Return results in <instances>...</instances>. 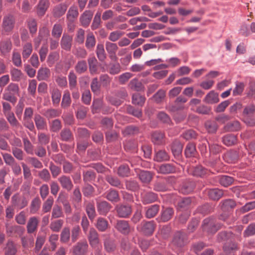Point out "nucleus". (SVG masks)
<instances>
[{
    "mask_svg": "<svg viewBox=\"0 0 255 255\" xmlns=\"http://www.w3.org/2000/svg\"><path fill=\"white\" fill-rule=\"evenodd\" d=\"M223 226V224L218 222L214 217L205 218L202 224L203 231L211 234H215Z\"/></svg>",
    "mask_w": 255,
    "mask_h": 255,
    "instance_id": "f257e3e1",
    "label": "nucleus"
},
{
    "mask_svg": "<svg viewBox=\"0 0 255 255\" xmlns=\"http://www.w3.org/2000/svg\"><path fill=\"white\" fill-rule=\"evenodd\" d=\"M176 182L174 176H169L155 181L153 184V189L156 192H165L169 190Z\"/></svg>",
    "mask_w": 255,
    "mask_h": 255,
    "instance_id": "f03ea898",
    "label": "nucleus"
},
{
    "mask_svg": "<svg viewBox=\"0 0 255 255\" xmlns=\"http://www.w3.org/2000/svg\"><path fill=\"white\" fill-rule=\"evenodd\" d=\"M156 224L154 221H142L136 227L137 230L146 236L152 235L155 230Z\"/></svg>",
    "mask_w": 255,
    "mask_h": 255,
    "instance_id": "7ed1b4c3",
    "label": "nucleus"
},
{
    "mask_svg": "<svg viewBox=\"0 0 255 255\" xmlns=\"http://www.w3.org/2000/svg\"><path fill=\"white\" fill-rule=\"evenodd\" d=\"M188 242V236L186 233L182 231H177L173 235L171 246L182 248L186 245Z\"/></svg>",
    "mask_w": 255,
    "mask_h": 255,
    "instance_id": "20e7f679",
    "label": "nucleus"
},
{
    "mask_svg": "<svg viewBox=\"0 0 255 255\" xmlns=\"http://www.w3.org/2000/svg\"><path fill=\"white\" fill-rule=\"evenodd\" d=\"M117 216L122 218H128L132 213L131 205L128 204L121 203L115 207Z\"/></svg>",
    "mask_w": 255,
    "mask_h": 255,
    "instance_id": "39448f33",
    "label": "nucleus"
},
{
    "mask_svg": "<svg viewBox=\"0 0 255 255\" xmlns=\"http://www.w3.org/2000/svg\"><path fill=\"white\" fill-rule=\"evenodd\" d=\"M15 19L12 14H8L3 17L2 23V30L8 34L14 27Z\"/></svg>",
    "mask_w": 255,
    "mask_h": 255,
    "instance_id": "423d86ee",
    "label": "nucleus"
},
{
    "mask_svg": "<svg viewBox=\"0 0 255 255\" xmlns=\"http://www.w3.org/2000/svg\"><path fill=\"white\" fill-rule=\"evenodd\" d=\"M255 113V105L252 103L247 106L244 109L243 112V115L245 116L244 122L250 126H252L255 123V118L249 119V117H252V116Z\"/></svg>",
    "mask_w": 255,
    "mask_h": 255,
    "instance_id": "0eeeda50",
    "label": "nucleus"
},
{
    "mask_svg": "<svg viewBox=\"0 0 255 255\" xmlns=\"http://www.w3.org/2000/svg\"><path fill=\"white\" fill-rule=\"evenodd\" d=\"M12 206L16 209L20 210L27 205L28 201L24 196H20L18 194L11 197Z\"/></svg>",
    "mask_w": 255,
    "mask_h": 255,
    "instance_id": "6e6552de",
    "label": "nucleus"
},
{
    "mask_svg": "<svg viewBox=\"0 0 255 255\" xmlns=\"http://www.w3.org/2000/svg\"><path fill=\"white\" fill-rule=\"evenodd\" d=\"M174 214V210L173 208L162 207L161 210L159 217L156 218L159 222H167L171 219Z\"/></svg>",
    "mask_w": 255,
    "mask_h": 255,
    "instance_id": "1a4fd4ad",
    "label": "nucleus"
},
{
    "mask_svg": "<svg viewBox=\"0 0 255 255\" xmlns=\"http://www.w3.org/2000/svg\"><path fill=\"white\" fill-rule=\"evenodd\" d=\"M158 199V195L152 191H145L141 194V201L143 205L152 204Z\"/></svg>",
    "mask_w": 255,
    "mask_h": 255,
    "instance_id": "9d476101",
    "label": "nucleus"
},
{
    "mask_svg": "<svg viewBox=\"0 0 255 255\" xmlns=\"http://www.w3.org/2000/svg\"><path fill=\"white\" fill-rule=\"evenodd\" d=\"M96 206L98 213L102 216H106L112 208L111 204L105 200L97 201Z\"/></svg>",
    "mask_w": 255,
    "mask_h": 255,
    "instance_id": "9b49d317",
    "label": "nucleus"
},
{
    "mask_svg": "<svg viewBox=\"0 0 255 255\" xmlns=\"http://www.w3.org/2000/svg\"><path fill=\"white\" fill-rule=\"evenodd\" d=\"M88 248L86 241H80L73 247V255H86Z\"/></svg>",
    "mask_w": 255,
    "mask_h": 255,
    "instance_id": "f8f14e48",
    "label": "nucleus"
},
{
    "mask_svg": "<svg viewBox=\"0 0 255 255\" xmlns=\"http://www.w3.org/2000/svg\"><path fill=\"white\" fill-rule=\"evenodd\" d=\"M195 187V183L191 180H186L182 182L179 187V192L183 194L192 193Z\"/></svg>",
    "mask_w": 255,
    "mask_h": 255,
    "instance_id": "ddd939ff",
    "label": "nucleus"
},
{
    "mask_svg": "<svg viewBox=\"0 0 255 255\" xmlns=\"http://www.w3.org/2000/svg\"><path fill=\"white\" fill-rule=\"evenodd\" d=\"M104 197L112 203H118L121 200L119 192L113 188L107 190L104 193Z\"/></svg>",
    "mask_w": 255,
    "mask_h": 255,
    "instance_id": "4468645a",
    "label": "nucleus"
},
{
    "mask_svg": "<svg viewBox=\"0 0 255 255\" xmlns=\"http://www.w3.org/2000/svg\"><path fill=\"white\" fill-rule=\"evenodd\" d=\"M115 228L121 234L128 235L130 232V227L128 222L126 220H118L115 225Z\"/></svg>",
    "mask_w": 255,
    "mask_h": 255,
    "instance_id": "2eb2a0df",
    "label": "nucleus"
},
{
    "mask_svg": "<svg viewBox=\"0 0 255 255\" xmlns=\"http://www.w3.org/2000/svg\"><path fill=\"white\" fill-rule=\"evenodd\" d=\"M194 199V198L191 197L182 198L177 202V209L180 211L187 210L191 207Z\"/></svg>",
    "mask_w": 255,
    "mask_h": 255,
    "instance_id": "dca6fc26",
    "label": "nucleus"
},
{
    "mask_svg": "<svg viewBox=\"0 0 255 255\" xmlns=\"http://www.w3.org/2000/svg\"><path fill=\"white\" fill-rule=\"evenodd\" d=\"M160 210V206L158 204H154L144 208V216L147 219H151L155 217Z\"/></svg>",
    "mask_w": 255,
    "mask_h": 255,
    "instance_id": "f3484780",
    "label": "nucleus"
},
{
    "mask_svg": "<svg viewBox=\"0 0 255 255\" xmlns=\"http://www.w3.org/2000/svg\"><path fill=\"white\" fill-rule=\"evenodd\" d=\"M58 181L63 189L67 191H70L73 188V184L70 177L66 175H62L58 179Z\"/></svg>",
    "mask_w": 255,
    "mask_h": 255,
    "instance_id": "a211bd4d",
    "label": "nucleus"
},
{
    "mask_svg": "<svg viewBox=\"0 0 255 255\" xmlns=\"http://www.w3.org/2000/svg\"><path fill=\"white\" fill-rule=\"evenodd\" d=\"M12 45L9 39H7L0 41V52L2 56H5L9 53L11 49Z\"/></svg>",
    "mask_w": 255,
    "mask_h": 255,
    "instance_id": "6ab92c4d",
    "label": "nucleus"
},
{
    "mask_svg": "<svg viewBox=\"0 0 255 255\" xmlns=\"http://www.w3.org/2000/svg\"><path fill=\"white\" fill-rule=\"evenodd\" d=\"M220 205L222 211L229 212L236 206V203L233 199H228L222 201Z\"/></svg>",
    "mask_w": 255,
    "mask_h": 255,
    "instance_id": "aec40b11",
    "label": "nucleus"
},
{
    "mask_svg": "<svg viewBox=\"0 0 255 255\" xmlns=\"http://www.w3.org/2000/svg\"><path fill=\"white\" fill-rule=\"evenodd\" d=\"M106 181L112 186L120 189H124V186L121 181L116 176L107 175L105 177Z\"/></svg>",
    "mask_w": 255,
    "mask_h": 255,
    "instance_id": "412c9836",
    "label": "nucleus"
},
{
    "mask_svg": "<svg viewBox=\"0 0 255 255\" xmlns=\"http://www.w3.org/2000/svg\"><path fill=\"white\" fill-rule=\"evenodd\" d=\"M175 167L171 163H164L160 165L158 172L163 174H168L175 172Z\"/></svg>",
    "mask_w": 255,
    "mask_h": 255,
    "instance_id": "4be33fe9",
    "label": "nucleus"
},
{
    "mask_svg": "<svg viewBox=\"0 0 255 255\" xmlns=\"http://www.w3.org/2000/svg\"><path fill=\"white\" fill-rule=\"evenodd\" d=\"M237 249V245L234 243H225L223 246V252L220 255H235Z\"/></svg>",
    "mask_w": 255,
    "mask_h": 255,
    "instance_id": "5701e85b",
    "label": "nucleus"
},
{
    "mask_svg": "<svg viewBox=\"0 0 255 255\" xmlns=\"http://www.w3.org/2000/svg\"><path fill=\"white\" fill-rule=\"evenodd\" d=\"M88 237L90 245L92 247L96 246L99 244V235L97 231L94 228H90Z\"/></svg>",
    "mask_w": 255,
    "mask_h": 255,
    "instance_id": "b1692460",
    "label": "nucleus"
},
{
    "mask_svg": "<svg viewBox=\"0 0 255 255\" xmlns=\"http://www.w3.org/2000/svg\"><path fill=\"white\" fill-rule=\"evenodd\" d=\"M67 9V5L65 3H60L56 5L53 9V14L55 17H60L64 15Z\"/></svg>",
    "mask_w": 255,
    "mask_h": 255,
    "instance_id": "393cba45",
    "label": "nucleus"
},
{
    "mask_svg": "<svg viewBox=\"0 0 255 255\" xmlns=\"http://www.w3.org/2000/svg\"><path fill=\"white\" fill-rule=\"evenodd\" d=\"M208 195L211 199L217 201L223 196L224 192L218 188L210 189L208 190Z\"/></svg>",
    "mask_w": 255,
    "mask_h": 255,
    "instance_id": "a878e982",
    "label": "nucleus"
},
{
    "mask_svg": "<svg viewBox=\"0 0 255 255\" xmlns=\"http://www.w3.org/2000/svg\"><path fill=\"white\" fill-rule=\"evenodd\" d=\"M138 178L141 182L148 183L152 180L153 174L149 171L140 170L137 174Z\"/></svg>",
    "mask_w": 255,
    "mask_h": 255,
    "instance_id": "bb28decb",
    "label": "nucleus"
},
{
    "mask_svg": "<svg viewBox=\"0 0 255 255\" xmlns=\"http://www.w3.org/2000/svg\"><path fill=\"white\" fill-rule=\"evenodd\" d=\"M105 250L108 253L114 252L116 249L115 241L110 237L106 238L104 241Z\"/></svg>",
    "mask_w": 255,
    "mask_h": 255,
    "instance_id": "cd10ccee",
    "label": "nucleus"
},
{
    "mask_svg": "<svg viewBox=\"0 0 255 255\" xmlns=\"http://www.w3.org/2000/svg\"><path fill=\"white\" fill-rule=\"evenodd\" d=\"M93 12L90 10L85 11L81 16L80 20L84 27L88 26L92 18Z\"/></svg>",
    "mask_w": 255,
    "mask_h": 255,
    "instance_id": "c85d7f7f",
    "label": "nucleus"
},
{
    "mask_svg": "<svg viewBox=\"0 0 255 255\" xmlns=\"http://www.w3.org/2000/svg\"><path fill=\"white\" fill-rule=\"evenodd\" d=\"M26 23L30 34L33 36L37 31V22L35 19L29 17L26 19Z\"/></svg>",
    "mask_w": 255,
    "mask_h": 255,
    "instance_id": "c756f323",
    "label": "nucleus"
},
{
    "mask_svg": "<svg viewBox=\"0 0 255 255\" xmlns=\"http://www.w3.org/2000/svg\"><path fill=\"white\" fill-rule=\"evenodd\" d=\"M72 38L67 35L64 34L61 40V46L62 49L69 51L72 46Z\"/></svg>",
    "mask_w": 255,
    "mask_h": 255,
    "instance_id": "7c9ffc66",
    "label": "nucleus"
},
{
    "mask_svg": "<svg viewBox=\"0 0 255 255\" xmlns=\"http://www.w3.org/2000/svg\"><path fill=\"white\" fill-rule=\"evenodd\" d=\"M38 221L36 217L30 218L27 224V231L29 234L33 233L37 228Z\"/></svg>",
    "mask_w": 255,
    "mask_h": 255,
    "instance_id": "2f4dec72",
    "label": "nucleus"
},
{
    "mask_svg": "<svg viewBox=\"0 0 255 255\" xmlns=\"http://www.w3.org/2000/svg\"><path fill=\"white\" fill-rule=\"evenodd\" d=\"M34 120L36 128L38 130H43L47 127V124L45 120L40 115H35Z\"/></svg>",
    "mask_w": 255,
    "mask_h": 255,
    "instance_id": "473e14b6",
    "label": "nucleus"
},
{
    "mask_svg": "<svg viewBox=\"0 0 255 255\" xmlns=\"http://www.w3.org/2000/svg\"><path fill=\"white\" fill-rule=\"evenodd\" d=\"M207 173V169L201 165L193 167L192 174L194 176L203 177Z\"/></svg>",
    "mask_w": 255,
    "mask_h": 255,
    "instance_id": "72a5a7b5",
    "label": "nucleus"
},
{
    "mask_svg": "<svg viewBox=\"0 0 255 255\" xmlns=\"http://www.w3.org/2000/svg\"><path fill=\"white\" fill-rule=\"evenodd\" d=\"M219 101L218 95L214 91H210L205 97L204 102L208 104H213Z\"/></svg>",
    "mask_w": 255,
    "mask_h": 255,
    "instance_id": "f704fd0d",
    "label": "nucleus"
},
{
    "mask_svg": "<svg viewBox=\"0 0 255 255\" xmlns=\"http://www.w3.org/2000/svg\"><path fill=\"white\" fill-rule=\"evenodd\" d=\"M50 70L47 68H40L37 72V79L38 81L47 80L50 76Z\"/></svg>",
    "mask_w": 255,
    "mask_h": 255,
    "instance_id": "c9c22d12",
    "label": "nucleus"
},
{
    "mask_svg": "<svg viewBox=\"0 0 255 255\" xmlns=\"http://www.w3.org/2000/svg\"><path fill=\"white\" fill-rule=\"evenodd\" d=\"M108 221L102 217H99L97 219L96 224V227L100 232H105L106 231L108 227Z\"/></svg>",
    "mask_w": 255,
    "mask_h": 255,
    "instance_id": "e433bc0d",
    "label": "nucleus"
},
{
    "mask_svg": "<svg viewBox=\"0 0 255 255\" xmlns=\"http://www.w3.org/2000/svg\"><path fill=\"white\" fill-rule=\"evenodd\" d=\"M232 234L227 231H222L218 233L217 236V240L219 242H225L229 243L231 242Z\"/></svg>",
    "mask_w": 255,
    "mask_h": 255,
    "instance_id": "4c0bfd02",
    "label": "nucleus"
},
{
    "mask_svg": "<svg viewBox=\"0 0 255 255\" xmlns=\"http://www.w3.org/2000/svg\"><path fill=\"white\" fill-rule=\"evenodd\" d=\"M85 210L88 218L91 221H93L97 215L94 204L88 203L86 205Z\"/></svg>",
    "mask_w": 255,
    "mask_h": 255,
    "instance_id": "58836bf2",
    "label": "nucleus"
},
{
    "mask_svg": "<svg viewBox=\"0 0 255 255\" xmlns=\"http://www.w3.org/2000/svg\"><path fill=\"white\" fill-rule=\"evenodd\" d=\"M224 129L226 131H235L240 129V122L234 121L228 123L225 126Z\"/></svg>",
    "mask_w": 255,
    "mask_h": 255,
    "instance_id": "ea45409f",
    "label": "nucleus"
},
{
    "mask_svg": "<svg viewBox=\"0 0 255 255\" xmlns=\"http://www.w3.org/2000/svg\"><path fill=\"white\" fill-rule=\"evenodd\" d=\"M90 72L92 75L98 74L97 60L95 57H90L88 59Z\"/></svg>",
    "mask_w": 255,
    "mask_h": 255,
    "instance_id": "a19ab883",
    "label": "nucleus"
},
{
    "mask_svg": "<svg viewBox=\"0 0 255 255\" xmlns=\"http://www.w3.org/2000/svg\"><path fill=\"white\" fill-rule=\"evenodd\" d=\"M49 6L48 0H40L37 7V14L40 16L43 15Z\"/></svg>",
    "mask_w": 255,
    "mask_h": 255,
    "instance_id": "79ce46f5",
    "label": "nucleus"
},
{
    "mask_svg": "<svg viewBox=\"0 0 255 255\" xmlns=\"http://www.w3.org/2000/svg\"><path fill=\"white\" fill-rule=\"evenodd\" d=\"M87 69L88 66L87 62L85 60H83L78 61L75 66V70L79 74L84 73L87 71Z\"/></svg>",
    "mask_w": 255,
    "mask_h": 255,
    "instance_id": "37998d69",
    "label": "nucleus"
},
{
    "mask_svg": "<svg viewBox=\"0 0 255 255\" xmlns=\"http://www.w3.org/2000/svg\"><path fill=\"white\" fill-rule=\"evenodd\" d=\"M62 127L61 122L59 119H55L49 122V128L52 132H58Z\"/></svg>",
    "mask_w": 255,
    "mask_h": 255,
    "instance_id": "c03bdc74",
    "label": "nucleus"
},
{
    "mask_svg": "<svg viewBox=\"0 0 255 255\" xmlns=\"http://www.w3.org/2000/svg\"><path fill=\"white\" fill-rule=\"evenodd\" d=\"M128 86L131 90L136 91H141L143 88L142 84L137 78L132 79L129 83Z\"/></svg>",
    "mask_w": 255,
    "mask_h": 255,
    "instance_id": "a18cd8bd",
    "label": "nucleus"
},
{
    "mask_svg": "<svg viewBox=\"0 0 255 255\" xmlns=\"http://www.w3.org/2000/svg\"><path fill=\"white\" fill-rule=\"evenodd\" d=\"M145 98L139 93H134L132 96V103L133 104L139 106H142L145 103Z\"/></svg>",
    "mask_w": 255,
    "mask_h": 255,
    "instance_id": "49530a36",
    "label": "nucleus"
},
{
    "mask_svg": "<svg viewBox=\"0 0 255 255\" xmlns=\"http://www.w3.org/2000/svg\"><path fill=\"white\" fill-rule=\"evenodd\" d=\"M96 54L99 61L103 62L106 58V54L102 44H98L96 48Z\"/></svg>",
    "mask_w": 255,
    "mask_h": 255,
    "instance_id": "de8ad7c7",
    "label": "nucleus"
},
{
    "mask_svg": "<svg viewBox=\"0 0 255 255\" xmlns=\"http://www.w3.org/2000/svg\"><path fill=\"white\" fill-rule=\"evenodd\" d=\"M234 181L233 177L228 175H223L220 176L219 181L221 185L228 187L231 185Z\"/></svg>",
    "mask_w": 255,
    "mask_h": 255,
    "instance_id": "09e8293b",
    "label": "nucleus"
},
{
    "mask_svg": "<svg viewBox=\"0 0 255 255\" xmlns=\"http://www.w3.org/2000/svg\"><path fill=\"white\" fill-rule=\"evenodd\" d=\"M125 185L127 190L132 191H137L139 188L137 182L133 179L126 180Z\"/></svg>",
    "mask_w": 255,
    "mask_h": 255,
    "instance_id": "8fccbe9b",
    "label": "nucleus"
},
{
    "mask_svg": "<svg viewBox=\"0 0 255 255\" xmlns=\"http://www.w3.org/2000/svg\"><path fill=\"white\" fill-rule=\"evenodd\" d=\"M16 252L15 244L12 241L8 240L5 248V255H15Z\"/></svg>",
    "mask_w": 255,
    "mask_h": 255,
    "instance_id": "3c124183",
    "label": "nucleus"
},
{
    "mask_svg": "<svg viewBox=\"0 0 255 255\" xmlns=\"http://www.w3.org/2000/svg\"><path fill=\"white\" fill-rule=\"evenodd\" d=\"M78 14L77 7L75 5H72L68 11L67 18L69 21H73L74 19L78 16Z\"/></svg>",
    "mask_w": 255,
    "mask_h": 255,
    "instance_id": "603ef678",
    "label": "nucleus"
},
{
    "mask_svg": "<svg viewBox=\"0 0 255 255\" xmlns=\"http://www.w3.org/2000/svg\"><path fill=\"white\" fill-rule=\"evenodd\" d=\"M117 174L121 177H127L130 175V170L127 165H122L118 169Z\"/></svg>",
    "mask_w": 255,
    "mask_h": 255,
    "instance_id": "864d4df0",
    "label": "nucleus"
},
{
    "mask_svg": "<svg viewBox=\"0 0 255 255\" xmlns=\"http://www.w3.org/2000/svg\"><path fill=\"white\" fill-rule=\"evenodd\" d=\"M169 156L164 150H159L155 154L154 160L157 162L168 160Z\"/></svg>",
    "mask_w": 255,
    "mask_h": 255,
    "instance_id": "5fc2aeb1",
    "label": "nucleus"
},
{
    "mask_svg": "<svg viewBox=\"0 0 255 255\" xmlns=\"http://www.w3.org/2000/svg\"><path fill=\"white\" fill-rule=\"evenodd\" d=\"M205 128L208 132L215 133L218 129V126L215 121H208L205 123Z\"/></svg>",
    "mask_w": 255,
    "mask_h": 255,
    "instance_id": "6e6d98bb",
    "label": "nucleus"
},
{
    "mask_svg": "<svg viewBox=\"0 0 255 255\" xmlns=\"http://www.w3.org/2000/svg\"><path fill=\"white\" fill-rule=\"evenodd\" d=\"M88 111V108L82 105H80L78 107L77 111L76 114V118L79 120L84 119L86 117Z\"/></svg>",
    "mask_w": 255,
    "mask_h": 255,
    "instance_id": "4d7b16f0",
    "label": "nucleus"
},
{
    "mask_svg": "<svg viewBox=\"0 0 255 255\" xmlns=\"http://www.w3.org/2000/svg\"><path fill=\"white\" fill-rule=\"evenodd\" d=\"M70 238V230L69 228L65 227L60 234V241L63 243H67Z\"/></svg>",
    "mask_w": 255,
    "mask_h": 255,
    "instance_id": "13d9d810",
    "label": "nucleus"
},
{
    "mask_svg": "<svg viewBox=\"0 0 255 255\" xmlns=\"http://www.w3.org/2000/svg\"><path fill=\"white\" fill-rule=\"evenodd\" d=\"M63 223V220L61 219L52 221L50 223V229L53 232H58L62 228Z\"/></svg>",
    "mask_w": 255,
    "mask_h": 255,
    "instance_id": "bf43d9fd",
    "label": "nucleus"
},
{
    "mask_svg": "<svg viewBox=\"0 0 255 255\" xmlns=\"http://www.w3.org/2000/svg\"><path fill=\"white\" fill-rule=\"evenodd\" d=\"M69 85L71 90L76 88L77 76L73 71H70L68 75Z\"/></svg>",
    "mask_w": 255,
    "mask_h": 255,
    "instance_id": "052dcab7",
    "label": "nucleus"
},
{
    "mask_svg": "<svg viewBox=\"0 0 255 255\" xmlns=\"http://www.w3.org/2000/svg\"><path fill=\"white\" fill-rule=\"evenodd\" d=\"M95 172L91 170L83 172V180L85 182H92L96 178Z\"/></svg>",
    "mask_w": 255,
    "mask_h": 255,
    "instance_id": "680f3d73",
    "label": "nucleus"
},
{
    "mask_svg": "<svg viewBox=\"0 0 255 255\" xmlns=\"http://www.w3.org/2000/svg\"><path fill=\"white\" fill-rule=\"evenodd\" d=\"M61 139L63 141H70L72 138V134L70 129L64 128L60 132Z\"/></svg>",
    "mask_w": 255,
    "mask_h": 255,
    "instance_id": "e2e57ef3",
    "label": "nucleus"
},
{
    "mask_svg": "<svg viewBox=\"0 0 255 255\" xmlns=\"http://www.w3.org/2000/svg\"><path fill=\"white\" fill-rule=\"evenodd\" d=\"M96 39L92 33H89L86 38L85 46L88 49H92L95 46Z\"/></svg>",
    "mask_w": 255,
    "mask_h": 255,
    "instance_id": "0e129e2a",
    "label": "nucleus"
},
{
    "mask_svg": "<svg viewBox=\"0 0 255 255\" xmlns=\"http://www.w3.org/2000/svg\"><path fill=\"white\" fill-rule=\"evenodd\" d=\"M32 51V45L31 43L27 42L23 47L22 52V57L26 59L30 55Z\"/></svg>",
    "mask_w": 255,
    "mask_h": 255,
    "instance_id": "69168bd1",
    "label": "nucleus"
},
{
    "mask_svg": "<svg viewBox=\"0 0 255 255\" xmlns=\"http://www.w3.org/2000/svg\"><path fill=\"white\" fill-rule=\"evenodd\" d=\"M63 28L60 24L56 23L53 26L51 32L52 36L59 39L62 33Z\"/></svg>",
    "mask_w": 255,
    "mask_h": 255,
    "instance_id": "338daca9",
    "label": "nucleus"
},
{
    "mask_svg": "<svg viewBox=\"0 0 255 255\" xmlns=\"http://www.w3.org/2000/svg\"><path fill=\"white\" fill-rule=\"evenodd\" d=\"M42 115L47 119H50L58 117L59 113L56 109H50L43 111Z\"/></svg>",
    "mask_w": 255,
    "mask_h": 255,
    "instance_id": "774afa93",
    "label": "nucleus"
}]
</instances>
